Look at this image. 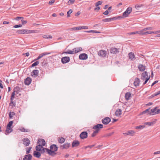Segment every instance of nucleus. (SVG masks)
Segmentation results:
<instances>
[{"mask_svg": "<svg viewBox=\"0 0 160 160\" xmlns=\"http://www.w3.org/2000/svg\"><path fill=\"white\" fill-rule=\"evenodd\" d=\"M50 149H46V151L50 155L54 156L56 154L55 152L57 151L58 147L56 145L52 144L50 146Z\"/></svg>", "mask_w": 160, "mask_h": 160, "instance_id": "nucleus-1", "label": "nucleus"}, {"mask_svg": "<svg viewBox=\"0 0 160 160\" xmlns=\"http://www.w3.org/2000/svg\"><path fill=\"white\" fill-rule=\"evenodd\" d=\"M33 32V31L28 29H21L16 31V33L18 34H24L25 33H30Z\"/></svg>", "mask_w": 160, "mask_h": 160, "instance_id": "nucleus-2", "label": "nucleus"}, {"mask_svg": "<svg viewBox=\"0 0 160 160\" xmlns=\"http://www.w3.org/2000/svg\"><path fill=\"white\" fill-rule=\"evenodd\" d=\"M132 8L131 7H129L123 13V16L125 17H127L128 15L132 11Z\"/></svg>", "mask_w": 160, "mask_h": 160, "instance_id": "nucleus-3", "label": "nucleus"}, {"mask_svg": "<svg viewBox=\"0 0 160 160\" xmlns=\"http://www.w3.org/2000/svg\"><path fill=\"white\" fill-rule=\"evenodd\" d=\"M147 78H150V76H148L147 72L146 71L144 72L141 75V79L142 80L144 81Z\"/></svg>", "mask_w": 160, "mask_h": 160, "instance_id": "nucleus-4", "label": "nucleus"}, {"mask_svg": "<svg viewBox=\"0 0 160 160\" xmlns=\"http://www.w3.org/2000/svg\"><path fill=\"white\" fill-rule=\"evenodd\" d=\"M36 150L37 151L41 152V153H43L46 150V149L47 148H44L43 146L40 147V146H37L36 147Z\"/></svg>", "mask_w": 160, "mask_h": 160, "instance_id": "nucleus-5", "label": "nucleus"}, {"mask_svg": "<svg viewBox=\"0 0 160 160\" xmlns=\"http://www.w3.org/2000/svg\"><path fill=\"white\" fill-rule=\"evenodd\" d=\"M107 54L106 51L103 50H100L98 52L99 56L103 57L106 56Z\"/></svg>", "mask_w": 160, "mask_h": 160, "instance_id": "nucleus-6", "label": "nucleus"}, {"mask_svg": "<svg viewBox=\"0 0 160 160\" xmlns=\"http://www.w3.org/2000/svg\"><path fill=\"white\" fill-rule=\"evenodd\" d=\"M45 144V141L43 139H40L38 140V146H40V147L44 146Z\"/></svg>", "mask_w": 160, "mask_h": 160, "instance_id": "nucleus-7", "label": "nucleus"}, {"mask_svg": "<svg viewBox=\"0 0 160 160\" xmlns=\"http://www.w3.org/2000/svg\"><path fill=\"white\" fill-rule=\"evenodd\" d=\"M118 18V17H114L112 18H109L104 19L102 20V21L104 22H110L111 21L116 20Z\"/></svg>", "mask_w": 160, "mask_h": 160, "instance_id": "nucleus-8", "label": "nucleus"}, {"mask_svg": "<svg viewBox=\"0 0 160 160\" xmlns=\"http://www.w3.org/2000/svg\"><path fill=\"white\" fill-rule=\"evenodd\" d=\"M70 58L68 57H62L61 59L62 62L64 64L67 63L70 61Z\"/></svg>", "mask_w": 160, "mask_h": 160, "instance_id": "nucleus-9", "label": "nucleus"}, {"mask_svg": "<svg viewBox=\"0 0 160 160\" xmlns=\"http://www.w3.org/2000/svg\"><path fill=\"white\" fill-rule=\"evenodd\" d=\"M111 121V119L108 117H106L102 120V122L104 124L107 125Z\"/></svg>", "mask_w": 160, "mask_h": 160, "instance_id": "nucleus-10", "label": "nucleus"}, {"mask_svg": "<svg viewBox=\"0 0 160 160\" xmlns=\"http://www.w3.org/2000/svg\"><path fill=\"white\" fill-rule=\"evenodd\" d=\"M80 137L82 139L86 138L88 137V133L86 132H82L80 135Z\"/></svg>", "mask_w": 160, "mask_h": 160, "instance_id": "nucleus-11", "label": "nucleus"}, {"mask_svg": "<svg viewBox=\"0 0 160 160\" xmlns=\"http://www.w3.org/2000/svg\"><path fill=\"white\" fill-rule=\"evenodd\" d=\"M146 30H143V29L141 31H140V35H142L148 34H150L154 33V32H152V31L144 32Z\"/></svg>", "mask_w": 160, "mask_h": 160, "instance_id": "nucleus-12", "label": "nucleus"}, {"mask_svg": "<svg viewBox=\"0 0 160 160\" xmlns=\"http://www.w3.org/2000/svg\"><path fill=\"white\" fill-rule=\"evenodd\" d=\"M103 126L102 124H98L94 126L92 129L96 130H99L100 128H103Z\"/></svg>", "mask_w": 160, "mask_h": 160, "instance_id": "nucleus-13", "label": "nucleus"}, {"mask_svg": "<svg viewBox=\"0 0 160 160\" xmlns=\"http://www.w3.org/2000/svg\"><path fill=\"white\" fill-rule=\"evenodd\" d=\"M119 52V49L116 48H112L110 49V52L112 53L116 54Z\"/></svg>", "mask_w": 160, "mask_h": 160, "instance_id": "nucleus-14", "label": "nucleus"}, {"mask_svg": "<svg viewBox=\"0 0 160 160\" xmlns=\"http://www.w3.org/2000/svg\"><path fill=\"white\" fill-rule=\"evenodd\" d=\"M88 58V55L85 53L80 54L79 56V58L81 60H86Z\"/></svg>", "mask_w": 160, "mask_h": 160, "instance_id": "nucleus-15", "label": "nucleus"}, {"mask_svg": "<svg viewBox=\"0 0 160 160\" xmlns=\"http://www.w3.org/2000/svg\"><path fill=\"white\" fill-rule=\"evenodd\" d=\"M38 72L39 71L38 70H34L31 72V75L32 76L36 77L38 75Z\"/></svg>", "mask_w": 160, "mask_h": 160, "instance_id": "nucleus-16", "label": "nucleus"}, {"mask_svg": "<svg viewBox=\"0 0 160 160\" xmlns=\"http://www.w3.org/2000/svg\"><path fill=\"white\" fill-rule=\"evenodd\" d=\"M23 144L26 146H28L30 143V140L28 138H24L23 139Z\"/></svg>", "mask_w": 160, "mask_h": 160, "instance_id": "nucleus-17", "label": "nucleus"}, {"mask_svg": "<svg viewBox=\"0 0 160 160\" xmlns=\"http://www.w3.org/2000/svg\"><path fill=\"white\" fill-rule=\"evenodd\" d=\"M10 133V122H9L7 125V127L5 132L6 135H8Z\"/></svg>", "mask_w": 160, "mask_h": 160, "instance_id": "nucleus-18", "label": "nucleus"}, {"mask_svg": "<svg viewBox=\"0 0 160 160\" xmlns=\"http://www.w3.org/2000/svg\"><path fill=\"white\" fill-rule=\"evenodd\" d=\"M15 92L14 91L12 93V95L11 97V104H12V106H15V103L14 102H12V100H13V98H14V96L15 95Z\"/></svg>", "mask_w": 160, "mask_h": 160, "instance_id": "nucleus-19", "label": "nucleus"}, {"mask_svg": "<svg viewBox=\"0 0 160 160\" xmlns=\"http://www.w3.org/2000/svg\"><path fill=\"white\" fill-rule=\"evenodd\" d=\"M80 144V142L77 140H75L73 141L72 143V147L73 148L79 146Z\"/></svg>", "mask_w": 160, "mask_h": 160, "instance_id": "nucleus-20", "label": "nucleus"}, {"mask_svg": "<svg viewBox=\"0 0 160 160\" xmlns=\"http://www.w3.org/2000/svg\"><path fill=\"white\" fill-rule=\"evenodd\" d=\"M32 158V156L30 154L25 155L23 160H31Z\"/></svg>", "mask_w": 160, "mask_h": 160, "instance_id": "nucleus-21", "label": "nucleus"}, {"mask_svg": "<svg viewBox=\"0 0 160 160\" xmlns=\"http://www.w3.org/2000/svg\"><path fill=\"white\" fill-rule=\"evenodd\" d=\"M31 79L30 78L28 77L24 81L25 84L28 85L31 83Z\"/></svg>", "mask_w": 160, "mask_h": 160, "instance_id": "nucleus-22", "label": "nucleus"}, {"mask_svg": "<svg viewBox=\"0 0 160 160\" xmlns=\"http://www.w3.org/2000/svg\"><path fill=\"white\" fill-rule=\"evenodd\" d=\"M128 56L130 59L132 60H134L135 59V56L133 53L131 52L128 54Z\"/></svg>", "mask_w": 160, "mask_h": 160, "instance_id": "nucleus-23", "label": "nucleus"}, {"mask_svg": "<svg viewBox=\"0 0 160 160\" xmlns=\"http://www.w3.org/2000/svg\"><path fill=\"white\" fill-rule=\"evenodd\" d=\"M140 82V79L138 78H135L133 84L135 86L137 87L139 85Z\"/></svg>", "mask_w": 160, "mask_h": 160, "instance_id": "nucleus-24", "label": "nucleus"}, {"mask_svg": "<svg viewBox=\"0 0 160 160\" xmlns=\"http://www.w3.org/2000/svg\"><path fill=\"white\" fill-rule=\"evenodd\" d=\"M73 50L74 51V53H76L82 50V48L81 47H78L75 48L73 49Z\"/></svg>", "mask_w": 160, "mask_h": 160, "instance_id": "nucleus-25", "label": "nucleus"}, {"mask_svg": "<svg viewBox=\"0 0 160 160\" xmlns=\"http://www.w3.org/2000/svg\"><path fill=\"white\" fill-rule=\"evenodd\" d=\"M70 146V144L66 143L64 144L63 145L60 146V148L62 149H67Z\"/></svg>", "mask_w": 160, "mask_h": 160, "instance_id": "nucleus-26", "label": "nucleus"}, {"mask_svg": "<svg viewBox=\"0 0 160 160\" xmlns=\"http://www.w3.org/2000/svg\"><path fill=\"white\" fill-rule=\"evenodd\" d=\"M146 67L142 64H140L138 65V68L139 70L141 71H143L145 69Z\"/></svg>", "mask_w": 160, "mask_h": 160, "instance_id": "nucleus-27", "label": "nucleus"}, {"mask_svg": "<svg viewBox=\"0 0 160 160\" xmlns=\"http://www.w3.org/2000/svg\"><path fill=\"white\" fill-rule=\"evenodd\" d=\"M122 114V110L121 109H117L115 112V115L116 116H119Z\"/></svg>", "mask_w": 160, "mask_h": 160, "instance_id": "nucleus-28", "label": "nucleus"}, {"mask_svg": "<svg viewBox=\"0 0 160 160\" xmlns=\"http://www.w3.org/2000/svg\"><path fill=\"white\" fill-rule=\"evenodd\" d=\"M131 97V93L130 92L126 93L125 95L126 99L127 100L130 99V98Z\"/></svg>", "mask_w": 160, "mask_h": 160, "instance_id": "nucleus-29", "label": "nucleus"}, {"mask_svg": "<svg viewBox=\"0 0 160 160\" xmlns=\"http://www.w3.org/2000/svg\"><path fill=\"white\" fill-rule=\"evenodd\" d=\"M33 155L36 158H39L41 156V154L39 152L34 151L33 152Z\"/></svg>", "mask_w": 160, "mask_h": 160, "instance_id": "nucleus-30", "label": "nucleus"}, {"mask_svg": "<svg viewBox=\"0 0 160 160\" xmlns=\"http://www.w3.org/2000/svg\"><path fill=\"white\" fill-rule=\"evenodd\" d=\"M21 132H28L30 131V130L28 129H26L24 128L21 127L19 129Z\"/></svg>", "mask_w": 160, "mask_h": 160, "instance_id": "nucleus-31", "label": "nucleus"}, {"mask_svg": "<svg viewBox=\"0 0 160 160\" xmlns=\"http://www.w3.org/2000/svg\"><path fill=\"white\" fill-rule=\"evenodd\" d=\"M156 120H155V121L151 122H145L144 123V124L148 125V126H152L155 124L156 122Z\"/></svg>", "mask_w": 160, "mask_h": 160, "instance_id": "nucleus-32", "label": "nucleus"}, {"mask_svg": "<svg viewBox=\"0 0 160 160\" xmlns=\"http://www.w3.org/2000/svg\"><path fill=\"white\" fill-rule=\"evenodd\" d=\"M20 88L19 87H16L14 88V91L17 94H18L20 91Z\"/></svg>", "mask_w": 160, "mask_h": 160, "instance_id": "nucleus-33", "label": "nucleus"}, {"mask_svg": "<svg viewBox=\"0 0 160 160\" xmlns=\"http://www.w3.org/2000/svg\"><path fill=\"white\" fill-rule=\"evenodd\" d=\"M134 133V132L133 130H130L128 131L125 134L127 135H130V136H132Z\"/></svg>", "mask_w": 160, "mask_h": 160, "instance_id": "nucleus-34", "label": "nucleus"}, {"mask_svg": "<svg viewBox=\"0 0 160 160\" xmlns=\"http://www.w3.org/2000/svg\"><path fill=\"white\" fill-rule=\"evenodd\" d=\"M65 141V139L64 138L61 137L59 138L58 140V142L61 143H63Z\"/></svg>", "mask_w": 160, "mask_h": 160, "instance_id": "nucleus-35", "label": "nucleus"}, {"mask_svg": "<svg viewBox=\"0 0 160 160\" xmlns=\"http://www.w3.org/2000/svg\"><path fill=\"white\" fill-rule=\"evenodd\" d=\"M43 38L45 39H48L49 38H52V37L50 35H45L43 36Z\"/></svg>", "mask_w": 160, "mask_h": 160, "instance_id": "nucleus-36", "label": "nucleus"}, {"mask_svg": "<svg viewBox=\"0 0 160 160\" xmlns=\"http://www.w3.org/2000/svg\"><path fill=\"white\" fill-rule=\"evenodd\" d=\"M50 54V53H47L46 52H45L42 53L41 54L39 55V56L40 57V58H41L43 56L46 55L48 54Z\"/></svg>", "mask_w": 160, "mask_h": 160, "instance_id": "nucleus-37", "label": "nucleus"}, {"mask_svg": "<svg viewBox=\"0 0 160 160\" xmlns=\"http://www.w3.org/2000/svg\"><path fill=\"white\" fill-rule=\"evenodd\" d=\"M145 125H140L137 126H136L135 128L136 129H142L145 127Z\"/></svg>", "mask_w": 160, "mask_h": 160, "instance_id": "nucleus-38", "label": "nucleus"}, {"mask_svg": "<svg viewBox=\"0 0 160 160\" xmlns=\"http://www.w3.org/2000/svg\"><path fill=\"white\" fill-rule=\"evenodd\" d=\"M140 31H136V32H134L128 33V34L129 35H131L132 34H140Z\"/></svg>", "mask_w": 160, "mask_h": 160, "instance_id": "nucleus-39", "label": "nucleus"}, {"mask_svg": "<svg viewBox=\"0 0 160 160\" xmlns=\"http://www.w3.org/2000/svg\"><path fill=\"white\" fill-rule=\"evenodd\" d=\"M99 130L98 129L95 131L92 134V137H95L96 135V134L99 132Z\"/></svg>", "mask_w": 160, "mask_h": 160, "instance_id": "nucleus-40", "label": "nucleus"}, {"mask_svg": "<svg viewBox=\"0 0 160 160\" xmlns=\"http://www.w3.org/2000/svg\"><path fill=\"white\" fill-rule=\"evenodd\" d=\"M149 115H154L155 114V111L153 109H150V112H149Z\"/></svg>", "mask_w": 160, "mask_h": 160, "instance_id": "nucleus-41", "label": "nucleus"}, {"mask_svg": "<svg viewBox=\"0 0 160 160\" xmlns=\"http://www.w3.org/2000/svg\"><path fill=\"white\" fill-rule=\"evenodd\" d=\"M149 112H150V108L146 109L142 112V114L147 113V114H149Z\"/></svg>", "mask_w": 160, "mask_h": 160, "instance_id": "nucleus-42", "label": "nucleus"}, {"mask_svg": "<svg viewBox=\"0 0 160 160\" xmlns=\"http://www.w3.org/2000/svg\"><path fill=\"white\" fill-rule=\"evenodd\" d=\"M65 53H68V54H73L74 53V51L73 50H69L68 51H67L66 52H64Z\"/></svg>", "mask_w": 160, "mask_h": 160, "instance_id": "nucleus-43", "label": "nucleus"}, {"mask_svg": "<svg viewBox=\"0 0 160 160\" xmlns=\"http://www.w3.org/2000/svg\"><path fill=\"white\" fill-rule=\"evenodd\" d=\"M39 63V62L38 61H37L33 63L31 67H34V66L38 65Z\"/></svg>", "mask_w": 160, "mask_h": 160, "instance_id": "nucleus-44", "label": "nucleus"}, {"mask_svg": "<svg viewBox=\"0 0 160 160\" xmlns=\"http://www.w3.org/2000/svg\"><path fill=\"white\" fill-rule=\"evenodd\" d=\"M72 9H70L68 12H67V17H70V14L72 12Z\"/></svg>", "mask_w": 160, "mask_h": 160, "instance_id": "nucleus-45", "label": "nucleus"}, {"mask_svg": "<svg viewBox=\"0 0 160 160\" xmlns=\"http://www.w3.org/2000/svg\"><path fill=\"white\" fill-rule=\"evenodd\" d=\"M102 3V1H99L97 2L95 4V6L96 7H98V5H100Z\"/></svg>", "mask_w": 160, "mask_h": 160, "instance_id": "nucleus-46", "label": "nucleus"}, {"mask_svg": "<svg viewBox=\"0 0 160 160\" xmlns=\"http://www.w3.org/2000/svg\"><path fill=\"white\" fill-rule=\"evenodd\" d=\"M143 6V5H142V4L139 5L138 4H137L135 5V8L137 9H138V8L142 7Z\"/></svg>", "mask_w": 160, "mask_h": 160, "instance_id": "nucleus-47", "label": "nucleus"}, {"mask_svg": "<svg viewBox=\"0 0 160 160\" xmlns=\"http://www.w3.org/2000/svg\"><path fill=\"white\" fill-rule=\"evenodd\" d=\"M113 133V132H111L108 133L105 136V137H109L112 135Z\"/></svg>", "mask_w": 160, "mask_h": 160, "instance_id": "nucleus-48", "label": "nucleus"}, {"mask_svg": "<svg viewBox=\"0 0 160 160\" xmlns=\"http://www.w3.org/2000/svg\"><path fill=\"white\" fill-rule=\"evenodd\" d=\"M153 29L152 28V27H148L146 28H145L143 29V30H151Z\"/></svg>", "mask_w": 160, "mask_h": 160, "instance_id": "nucleus-49", "label": "nucleus"}, {"mask_svg": "<svg viewBox=\"0 0 160 160\" xmlns=\"http://www.w3.org/2000/svg\"><path fill=\"white\" fill-rule=\"evenodd\" d=\"M22 27V25L21 24H19L15 25L13 27V28H18L19 27Z\"/></svg>", "mask_w": 160, "mask_h": 160, "instance_id": "nucleus-50", "label": "nucleus"}, {"mask_svg": "<svg viewBox=\"0 0 160 160\" xmlns=\"http://www.w3.org/2000/svg\"><path fill=\"white\" fill-rule=\"evenodd\" d=\"M32 149V147H30L28 148V150L26 151V154H28L30 153V150Z\"/></svg>", "mask_w": 160, "mask_h": 160, "instance_id": "nucleus-51", "label": "nucleus"}, {"mask_svg": "<svg viewBox=\"0 0 160 160\" xmlns=\"http://www.w3.org/2000/svg\"><path fill=\"white\" fill-rule=\"evenodd\" d=\"M22 24V25H24L27 22V21L26 20H23L22 19L21 20Z\"/></svg>", "mask_w": 160, "mask_h": 160, "instance_id": "nucleus-52", "label": "nucleus"}, {"mask_svg": "<svg viewBox=\"0 0 160 160\" xmlns=\"http://www.w3.org/2000/svg\"><path fill=\"white\" fill-rule=\"evenodd\" d=\"M23 19V18L22 17H17L16 18V19L17 20H18L20 19Z\"/></svg>", "mask_w": 160, "mask_h": 160, "instance_id": "nucleus-53", "label": "nucleus"}, {"mask_svg": "<svg viewBox=\"0 0 160 160\" xmlns=\"http://www.w3.org/2000/svg\"><path fill=\"white\" fill-rule=\"evenodd\" d=\"M55 1V0H50L49 2V4L51 5Z\"/></svg>", "mask_w": 160, "mask_h": 160, "instance_id": "nucleus-54", "label": "nucleus"}, {"mask_svg": "<svg viewBox=\"0 0 160 160\" xmlns=\"http://www.w3.org/2000/svg\"><path fill=\"white\" fill-rule=\"evenodd\" d=\"M17 122L18 121H17V120L15 121L14 122L13 121H11V127L12 126V124L14 122H15V124H16L17 123Z\"/></svg>", "mask_w": 160, "mask_h": 160, "instance_id": "nucleus-55", "label": "nucleus"}, {"mask_svg": "<svg viewBox=\"0 0 160 160\" xmlns=\"http://www.w3.org/2000/svg\"><path fill=\"white\" fill-rule=\"evenodd\" d=\"M81 28L82 29H87L88 28V27L87 26H81Z\"/></svg>", "mask_w": 160, "mask_h": 160, "instance_id": "nucleus-56", "label": "nucleus"}, {"mask_svg": "<svg viewBox=\"0 0 160 160\" xmlns=\"http://www.w3.org/2000/svg\"><path fill=\"white\" fill-rule=\"evenodd\" d=\"M150 78H146V79H145V81L143 83V85H145L146 84L147 82L148 81V80Z\"/></svg>", "mask_w": 160, "mask_h": 160, "instance_id": "nucleus-57", "label": "nucleus"}, {"mask_svg": "<svg viewBox=\"0 0 160 160\" xmlns=\"http://www.w3.org/2000/svg\"><path fill=\"white\" fill-rule=\"evenodd\" d=\"M109 13V12L108 10L104 12L103 14L105 15H108Z\"/></svg>", "mask_w": 160, "mask_h": 160, "instance_id": "nucleus-58", "label": "nucleus"}, {"mask_svg": "<svg viewBox=\"0 0 160 160\" xmlns=\"http://www.w3.org/2000/svg\"><path fill=\"white\" fill-rule=\"evenodd\" d=\"M68 30L71 31H76L75 27L69 28Z\"/></svg>", "mask_w": 160, "mask_h": 160, "instance_id": "nucleus-59", "label": "nucleus"}, {"mask_svg": "<svg viewBox=\"0 0 160 160\" xmlns=\"http://www.w3.org/2000/svg\"><path fill=\"white\" fill-rule=\"evenodd\" d=\"M76 31L82 29L81 26L75 27Z\"/></svg>", "mask_w": 160, "mask_h": 160, "instance_id": "nucleus-60", "label": "nucleus"}, {"mask_svg": "<svg viewBox=\"0 0 160 160\" xmlns=\"http://www.w3.org/2000/svg\"><path fill=\"white\" fill-rule=\"evenodd\" d=\"M160 113V109L157 110L156 112H155V114H159Z\"/></svg>", "mask_w": 160, "mask_h": 160, "instance_id": "nucleus-61", "label": "nucleus"}, {"mask_svg": "<svg viewBox=\"0 0 160 160\" xmlns=\"http://www.w3.org/2000/svg\"><path fill=\"white\" fill-rule=\"evenodd\" d=\"M74 2V0H69V1H68V3H69L70 2L72 4Z\"/></svg>", "mask_w": 160, "mask_h": 160, "instance_id": "nucleus-62", "label": "nucleus"}, {"mask_svg": "<svg viewBox=\"0 0 160 160\" xmlns=\"http://www.w3.org/2000/svg\"><path fill=\"white\" fill-rule=\"evenodd\" d=\"M158 82V81H156L154 82L152 84L151 86H153L154 84L157 83Z\"/></svg>", "mask_w": 160, "mask_h": 160, "instance_id": "nucleus-63", "label": "nucleus"}, {"mask_svg": "<svg viewBox=\"0 0 160 160\" xmlns=\"http://www.w3.org/2000/svg\"><path fill=\"white\" fill-rule=\"evenodd\" d=\"M160 94V90L155 93V95H158Z\"/></svg>", "mask_w": 160, "mask_h": 160, "instance_id": "nucleus-64", "label": "nucleus"}]
</instances>
